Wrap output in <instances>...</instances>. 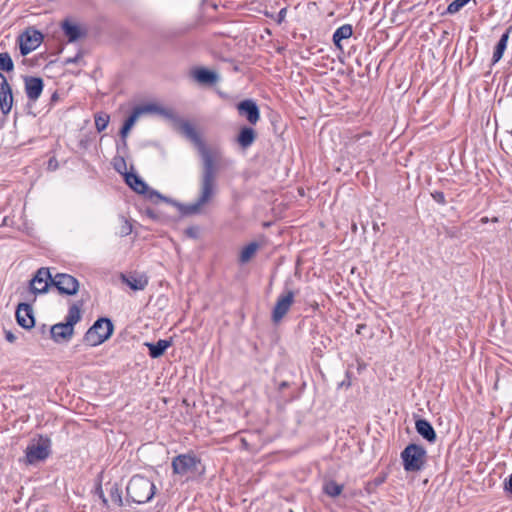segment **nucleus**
Wrapping results in <instances>:
<instances>
[{"label": "nucleus", "instance_id": "393cba45", "mask_svg": "<svg viewBox=\"0 0 512 512\" xmlns=\"http://www.w3.org/2000/svg\"><path fill=\"white\" fill-rule=\"evenodd\" d=\"M193 76L201 84H213L217 81L216 73L205 68L196 69L193 72Z\"/></svg>", "mask_w": 512, "mask_h": 512}, {"label": "nucleus", "instance_id": "423d86ee", "mask_svg": "<svg viewBox=\"0 0 512 512\" xmlns=\"http://www.w3.org/2000/svg\"><path fill=\"white\" fill-rule=\"evenodd\" d=\"M146 113H159L161 115H164L167 118H173L174 114L171 110H166L161 107H158L155 104H147L142 106H137L134 108L131 115L125 120L121 130H120V136L123 139V145L126 146V137L131 130V128L134 126L138 118Z\"/></svg>", "mask_w": 512, "mask_h": 512}, {"label": "nucleus", "instance_id": "39448f33", "mask_svg": "<svg viewBox=\"0 0 512 512\" xmlns=\"http://www.w3.org/2000/svg\"><path fill=\"white\" fill-rule=\"evenodd\" d=\"M427 452L421 445L409 444L401 452L404 470L407 472H418L423 469L426 463Z\"/></svg>", "mask_w": 512, "mask_h": 512}, {"label": "nucleus", "instance_id": "5701e85b", "mask_svg": "<svg viewBox=\"0 0 512 512\" xmlns=\"http://www.w3.org/2000/svg\"><path fill=\"white\" fill-rule=\"evenodd\" d=\"M149 349V355L151 358H159L164 354L166 349L172 345L171 340L160 339L156 343H145Z\"/></svg>", "mask_w": 512, "mask_h": 512}, {"label": "nucleus", "instance_id": "f8f14e48", "mask_svg": "<svg viewBox=\"0 0 512 512\" xmlns=\"http://www.w3.org/2000/svg\"><path fill=\"white\" fill-rule=\"evenodd\" d=\"M294 302V292L288 290L286 293L281 294L272 310L271 319L274 323L280 322L287 314Z\"/></svg>", "mask_w": 512, "mask_h": 512}, {"label": "nucleus", "instance_id": "9d476101", "mask_svg": "<svg viewBox=\"0 0 512 512\" xmlns=\"http://www.w3.org/2000/svg\"><path fill=\"white\" fill-rule=\"evenodd\" d=\"M125 182L135 192L139 194H145L151 200H153L154 198L163 200L166 199L159 192L155 190H150L148 188V185L142 180V178L135 173H125Z\"/></svg>", "mask_w": 512, "mask_h": 512}, {"label": "nucleus", "instance_id": "6e6552de", "mask_svg": "<svg viewBox=\"0 0 512 512\" xmlns=\"http://www.w3.org/2000/svg\"><path fill=\"white\" fill-rule=\"evenodd\" d=\"M51 441L47 437L40 436L37 441H32L26 448V461L35 464L43 461L50 455Z\"/></svg>", "mask_w": 512, "mask_h": 512}, {"label": "nucleus", "instance_id": "473e14b6", "mask_svg": "<svg viewBox=\"0 0 512 512\" xmlns=\"http://www.w3.org/2000/svg\"><path fill=\"white\" fill-rule=\"evenodd\" d=\"M114 168L122 173L123 170H126V162L123 157H115L114 158Z\"/></svg>", "mask_w": 512, "mask_h": 512}, {"label": "nucleus", "instance_id": "7ed1b4c3", "mask_svg": "<svg viewBox=\"0 0 512 512\" xmlns=\"http://www.w3.org/2000/svg\"><path fill=\"white\" fill-rule=\"evenodd\" d=\"M155 490L156 487L150 479L141 475H134L126 487L127 501L136 504L147 503L153 498Z\"/></svg>", "mask_w": 512, "mask_h": 512}, {"label": "nucleus", "instance_id": "9b49d317", "mask_svg": "<svg viewBox=\"0 0 512 512\" xmlns=\"http://www.w3.org/2000/svg\"><path fill=\"white\" fill-rule=\"evenodd\" d=\"M43 40L41 32L28 29L20 36V52L23 56L37 49Z\"/></svg>", "mask_w": 512, "mask_h": 512}, {"label": "nucleus", "instance_id": "2eb2a0df", "mask_svg": "<svg viewBox=\"0 0 512 512\" xmlns=\"http://www.w3.org/2000/svg\"><path fill=\"white\" fill-rule=\"evenodd\" d=\"M13 106V94L5 76H2L0 83V110L4 115L9 114Z\"/></svg>", "mask_w": 512, "mask_h": 512}, {"label": "nucleus", "instance_id": "a878e982", "mask_svg": "<svg viewBox=\"0 0 512 512\" xmlns=\"http://www.w3.org/2000/svg\"><path fill=\"white\" fill-rule=\"evenodd\" d=\"M259 248L260 245L257 242H251L246 245L240 252L239 262L241 264L248 263L254 257Z\"/></svg>", "mask_w": 512, "mask_h": 512}, {"label": "nucleus", "instance_id": "4be33fe9", "mask_svg": "<svg viewBox=\"0 0 512 512\" xmlns=\"http://www.w3.org/2000/svg\"><path fill=\"white\" fill-rule=\"evenodd\" d=\"M353 29L350 24H344L336 29L333 34V43L340 51H343L341 42L352 36Z\"/></svg>", "mask_w": 512, "mask_h": 512}, {"label": "nucleus", "instance_id": "c85d7f7f", "mask_svg": "<svg viewBox=\"0 0 512 512\" xmlns=\"http://www.w3.org/2000/svg\"><path fill=\"white\" fill-rule=\"evenodd\" d=\"M14 69L11 56L7 53H0V70L10 72Z\"/></svg>", "mask_w": 512, "mask_h": 512}, {"label": "nucleus", "instance_id": "b1692460", "mask_svg": "<svg viewBox=\"0 0 512 512\" xmlns=\"http://www.w3.org/2000/svg\"><path fill=\"white\" fill-rule=\"evenodd\" d=\"M256 139V132L251 127H243L241 128L239 135L237 137V142L242 148H248L253 144Z\"/></svg>", "mask_w": 512, "mask_h": 512}, {"label": "nucleus", "instance_id": "ea45409f", "mask_svg": "<svg viewBox=\"0 0 512 512\" xmlns=\"http://www.w3.org/2000/svg\"><path fill=\"white\" fill-rule=\"evenodd\" d=\"M488 221L489 220H488L487 217H482L481 220H480V222L483 223V224L487 223Z\"/></svg>", "mask_w": 512, "mask_h": 512}, {"label": "nucleus", "instance_id": "f03ea898", "mask_svg": "<svg viewBox=\"0 0 512 512\" xmlns=\"http://www.w3.org/2000/svg\"><path fill=\"white\" fill-rule=\"evenodd\" d=\"M83 303H74L69 307L65 322L57 323L51 327V338L57 342H68L74 334V325L81 320V307Z\"/></svg>", "mask_w": 512, "mask_h": 512}, {"label": "nucleus", "instance_id": "6ab92c4d", "mask_svg": "<svg viewBox=\"0 0 512 512\" xmlns=\"http://www.w3.org/2000/svg\"><path fill=\"white\" fill-rule=\"evenodd\" d=\"M415 429L418 434H420L425 440L430 443H434L436 441L437 435L436 432L429 421L426 419H418L415 422Z\"/></svg>", "mask_w": 512, "mask_h": 512}, {"label": "nucleus", "instance_id": "4c0bfd02", "mask_svg": "<svg viewBox=\"0 0 512 512\" xmlns=\"http://www.w3.org/2000/svg\"><path fill=\"white\" fill-rule=\"evenodd\" d=\"M97 492H98L99 497L101 498V500H102L103 504H104V505H107L108 500H107V498L105 497V495H104V493H103V491H102L101 487L97 488Z\"/></svg>", "mask_w": 512, "mask_h": 512}, {"label": "nucleus", "instance_id": "0eeeda50", "mask_svg": "<svg viewBox=\"0 0 512 512\" xmlns=\"http://www.w3.org/2000/svg\"><path fill=\"white\" fill-rule=\"evenodd\" d=\"M201 460L194 453L180 454L172 459L173 474L189 478L198 472Z\"/></svg>", "mask_w": 512, "mask_h": 512}, {"label": "nucleus", "instance_id": "f704fd0d", "mask_svg": "<svg viewBox=\"0 0 512 512\" xmlns=\"http://www.w3.org/2000/svg\"><path fill=\"white\" fill-rule=\"evenodd\" d=\"M81 57H82V53L79 52L76 54V56L67 58L65 60V64H75L81 59Z\"/></svg>", "mask_w": 512, "mask_h": 512}, {"label": "nucleus", "instance_id": "a211bd4d", "mask_svg": "<svg viewBox=\"0 0 512 512\" xmlns=\"http://www.w3.org/2000/svg\"><path fill=\"white\" fill-rule=\"evenodd\" d=\"M61 28L70 43L86 36V31L69 19L61 23Z\"/></svg>", "mask_w": 512, "mask_h": 512}, {"label": "nucleus", "instance_id": "bb28decb", "mask_svg": "<svg viewBox=\"0 0 512 512\" xmlns=\"http://www.w3.org/2000/svg\"><path fill=\"white\" fill-rule=\"evenodd\" d=\"M323 490L327 495L331 497H337L341 494L343 486L339 485L335 481H329L325 483Z\"/></svg>", "mask_w": 512, "mask_h": 512}, {"label": "nucleus", "instance_id": "58836bf2", "mask_svg": "<svg viewBox=\"0 0 512 512\" xmlns=\"http://www.w3.org/2000/svg\"><path fill=\"white\" fill-rule=\"evenodd\" d=\"M374 481H375V485H380L385 481V477H378Z\"/></svg>", "mask_w": 512, "mask_h": 512}, {"label": "nucleus", "instance_id": "2f4dec72", "mask_svg": "<svg viewBox=\"0 0 512 512\" xmlns=\"http://www.w3.org/2000/svg\"><path fill=\"white\" fill-rule=\"evenodd\" d=\"M121 226L118 231V235L121 237L128 236L132 233V224L125 219L124 217L121 218Z\"/></svg>", "mask_w": 512, "mask_h": 512}, {"label": "nucleus", "instance_id": "aec40b11", "mask_svg": "<svg viewBox=\"0 0 512 512\" xmlns=\"http://www.w3.org/2000/svg\"><path fill=\"white\" fill-rule=\"evenodd\" d=\"M122 281L134 291L144 290L149 282L145 274L122 275Z\"/></svg>", "mask_w": 512, "mask_h": 512}, {"label": "nucleus", "instance_id": "1a4fd4ad", "mask_svg": "<svg viewBox=\"0 0 512 512\" xmlns=\"http://www.w3.org/2000/svg\"><path fill=\"white\" fill-rule=\"evenodd\" d=\"M51 283L60 294L75 295L79 290V282L72 275L57 273L52 277Z\"/></svg>", "mask_w": 512, "mask_h": 512}, {"label": "nucleus", "instance_id": "ddd939ff", "mask_svg": "<svg viewBox=\"0 0 512 512\" xmlns=\"http://www.w3.org/2000/svg\"><path fill=\"white\" fill-rule=\"evenodd\" d=\"M52 280V275L48 268L42 267L37 270L36 274L30 281V288L34 294L46 293Z\"/></svg>", "mask_w": 512, "mask_h": 512}, {"label": "nucleus", "instance_id": "f3484780", "mask_svg": "<svg viewBox=\"0 0 512 512\" xmlns=\"http://www.w3.org/2000/svg\"><path fill=\"white\" fill-rule=\"evenodd\" d=\"M24 83L27 98L36 101L43 91V80L40 77L27 76L24 78Z\"/></svg>", "mask_w": 512, "mask_h": 512}, {"label": "nucleus", "instance_id": "79ce46f5", "mask_svg": "<svg viewBox=\"0 0 512 512\" xmlns=\"http://www.w3.org/2000/svg\"><path fill=\"white\" fill-rule=\"evenodd\" d=\"M2 76H4V75L0 72V77L2 78Z\"/></svg>", "mask_w": 512, "mask_h": 512}, {"label": "nucleus", "instance_id": "a19ab883", "mask_svg": "<svg viewBox=\"0 0 512 512\" xmlns=\"http://www.w3.org/2000/svg\"><path fill=\"white\" fill-rule=\"evenodd\" d=\"M281 386L286 387L287 386L286 382H283Z\"/></svg>", "mask_w": 512, "mask_h": 512}, {"label": "nucleus", "instance_id": "7c9ffc66", "mask_svg": "<svg viewBox=\"0 0 512 512\" xmlns=\"http://www.w3.org/2000/svg\"><path fill=\"white\" fill-rule=\"evenodd\" d=\"M469 1L470 0H454L448 5L446 12L448 14H455L460 11L461 8H463Z\"/></svg>", "mask_w": 512, "mask_h": 512}, {"label": "nucleus", "instance_id": "f257e3e1", "mask_svg": "<svg viewBox=\"0 0 512 512\" xmlns=\"http://www.w3.org/2000/svg\"><path fill=\"white\" fill-rule=\"evenodd\" d=\"M179 129L187 138L197 143L202 160V169L199 177V193L194 203L179 205L183 215H193L201 211L217 193V178L221 165L228 166L231 161L223 159L218 150L208 149L199 138L195 128L188 121H181Z\"/></svg>", "mask_w": 512, "mask_h": 512}, {"label": "nucleus", "instance_id": "72a5a7b5", "mask_svg": "<svg viewBox=\"0 0 512 512\" xmlns=\"http://www.w3.org/2000/svg\"><path fill=\"white\" fill-rule=\"evenodd\" d=\"M431 196L432 198L434 199L435 202L441 204V205H445L446 204V199H445V195L443 192L441 191H434L433 193H431Z\"/></svg>", "mask_w": 512, "mask_h": 512}, {"label": "nucleus", "instance_id": "4468645a", "mask_svg": "<svg viewBox=\"0 0 512 512\" xmlns=\"http://www.w3.org/2000/svg\"><path fill=\"white\" fill-rule=\"evenodd\" d=\"M238 112L251 124H256L260 119L259 108L253 100L246 99L237 105Z\"/></svg>", "mask_w": 512, "mask_h": 512}, {"label": "nucleus", "instance_id": "c9c22d12", "mask_svg": "<svg viewBox=\"0 0 512 512\" xmlns=\"http://www.w3.org/2000/svg\"><path fill=\"white\" fill-rule=\"evenodd\" d=\"M286 13H287V9L286 8H282L279 13H278V19H277V22L278 23H281L285 17H286Z\"/></svg>", "mask_w": 512, "mask_h": 512}, {"label": "nucleus", "instance_id": "e433bc0d", "mask_svg": "<svg viewBox=\"0 0 512 512\" xmlns=\"http://www.w3.org/2000/svg\"><path fill=\"white\" fill-rule=\"evenodd\" d=\"M5 338L10 343H13L16 340V336L10 331L5 332Z\"/></svg>", "mask_w": 512, "mask_h": 512}, {"label": "nucleus", "instance_id": "c756f323", "mask_svg": "<svg viewBox=\"0 0 512 512\" xmlns=\"http://www.w3.org/2000/svg\"><path fill=\"white\" fill-rule=\"evenodd\" d=\"M111 501L117 506L123 505L122 491L117 484H113L109 491Z\"/></svg>", "mask_w": 512, "mask_h": 512}, {"label": "nucleus", "instance_id": "412c9836", "mask_svg": "<svg viewBox=\"0 0 512 512\" xmlns=\"http://www.w3.org/2000/svg\"><path fill=\"white\" fill-rule=\"evenodd\" d=\"M512 32V26H509L506 31L502 34L501 38L499 39L498 43L495 46L493 56H492V64H496L501 60L503 57V54L507 48V43L509 40V36Z\"/></svg>", "mask_w": 512, "mask_h": 512}, {"label": "nucleus", "instance_id": "cd10ccee", "mask_svg": "<svg viewBox=\"0 0 512 512\" xmlns=\"http://www.w3.org/2000/svg\"><path fill=\"white\" fill-rule=\"evenodd\" d=\"M95 127L98 132L105 130L109 124L110 117L107 113H98L95 115Z\"/></svg>", "mask_w": 512, "mask_h": 512}, {"label": "nucleus", "instance_id": "20e7f679", "mask_svg": "<svg viewBox=\"0 0 512 512\" xmlns=\"http://www.w3.org/2000/svg\"><path fill=\"white\" fill-rule=\"evenodd\" d=\"M114 331L113 323L108 318H99L87 330L84 335L83 341L91 347L101 345L108 340Z\"/></svg>", "mask_w": 512, "mask_h": 512}, {"label": "nucleus", "instance_id": "dca6fc26", "mask_svg": "<svg viewBox=\"0 0 512 512\" xmlns=\"http://www.w3.org/2000/svg\"><path fill=\"white\" fill-rule=\"evenodd\" d=\"M16 319L21 327L25 329L32 328L35 324V320L31 305L20 303L16 309Z\"/></svg>", "mask_w": 512, "mask_h": 512}]
</instances>
